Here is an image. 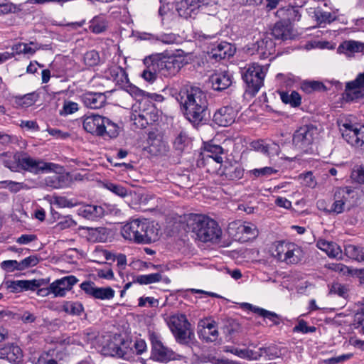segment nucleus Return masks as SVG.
Here are the masks:
<instances>
[{
    "label": "nucleus",
    "mask_w": 364,
    "mask_h": 364,
    "mask_svg": "<svg viewBox=\"0 0 364 364\" xmlns=\"http://www.w3.org/2000/svg\"><path fill=\"white\" fill-rule=\"evenodd\" d=\"M184 114L192 123L199 124L208 114L206 94L198 87H186L181 89L176 97Z\"/></svg>",
    "instance_id": "f257e3e1"
},
{
    "label": "nucleus",
    "mask_w": 364,
    "mask_h": 364,
    "mask_svg": "<svg viewBox=\"0 0 364 364\" xmlns=\"http://www.w3.org/2000/svg\"><path fill=\"white\" fill-rule=\"evenodd\" d=\"M121 234L126 240L137 244H150L159 239L158 224L146 219H134L125 224Z\"/></svg>",
    "instance_id": "f03ea898"
},
{
    "label": "nucleus",
    "mask_w": 364,
    "mask_h": 364,
    "mask_svg": "<svg viewBox=\"0 0 364 364\" xmlns=\"http://www.w3.org/2000/svg\"><path fill=\"white\" fill-rule=\"evenodd\" d=\"M187 226L203 242H218L222 236V230L218 223L204 215L190 214L186 219Z\"/></svg>",
    "instance_id": "7ed1b4c3"
},
{
    "label": "nucleus",
    "mask_w": 364,
    "mask_h": 364,
    "mask_svg": "<svg viewBox=\"0 0 364 364\" xmlns=\"http://www.w3.org/2000/svg\"><path fill=\"white\" fill-rule=\"evenodd\" d=\"M130 119L136 127L143 129L158 120V110L149 100H139L132 105Z\"/></svg>",
    "instance_id": "20e7f679"
},
{
    "label": "nucleus",
    "mask_w": 364,
    "mask_h": 364,
    "mask_svg": "<svg viewBox=\"0 0 364 364\" xmlns=\"http://www.w3.org/2000/svg\"><path fill=\"white\" fill-rule=\"evenodd\" d=\"M168 325L178 343L188 345L194 339V333L185 315L175 314L170 316Z\"/></svg>",
    "instance_id": "39448f33"
},
{
    "label": "nucleus",
    "mask_w": 364,
    "mask_h": 364,
    "mask_svg": "<svg viewBox=\"0 0 364 364\" xmlns=\"http://www.w3.org/2000/svg\"><path fill=\"white\" fill-rule=\"evenodd\" d=\"M318 136V129L313 125H306L298 129L293 135V145L301 154L309 153Z\"/></svg>",
    "instance_id": "423d86ee"
},
{
    "label": "nucleus",
    "mask_w": 364,
    "mask_h": 364,
    "mask_svg": "<svg viewBox=\"0 0 364 364\" xmlns=\"http://www.w3.org/2000/svg\"><path fill=\"white\" fill-rule=\"evenodd\" d=\"M18 159L20 160L21 169L34 174L48 172L59 173L63 171V166L58 164L33 158L26 153H21V159Z\"/></svg>",
    "instance_id": "0eeeda50"
},
{
    "label": "nucleus",
    "mask_w": 364,
    "mask_h": 364,
    "mask_svg": "<svg viewBox=\"0 0 364 364\" xmlns=\"http://www.w3.org/2000/svg\"><path fill=\"white\" fill-rule=\"evenodd\" d=\"M267 70V68L256 63L250 64L243 69L242 79L253 94L257 93L263 86Z\"/></svg>",
    "instance_id": "6e6552de"
},
{
    "label": "nucleus",
    "mask_w": 364,
    "mask_h": 364,
    "mask_svg": "<svg viewBox=\"0 0 364 364\" xmlns=\"http://www.w3.org/2000/svg\"><path fill=\"white\" fill-rule=\"evenodd\" d=\"M338 123L343 138L352 146L364 150V126L353 124L343 119Z\"/></svg>",
    "instance_id": "1a4fd4ad"
},
{
    "label": "nucleus",
    "mask_w": 364,
    "mask_h": 364,
    "mask_svg": "<svg viewBox=\"0 0 364 364\" xmlns=\"http://www.w3.org/2000/svg\"><path fill=\"white\" fill-rule=\"evenodd\" d=\"M159 73L164 77L175 76L183 66L182 61L176 56H166L162 54L152 55Z\"/></svg>",
    "instance_id": "9d476101"
},
{
    "label": "nucleus",
    "mask_w": 364,
    "mask_h": 364,
    "mask_svg": "<svg viewBox=\"0 0 364 364\" xmlns=\"http://www.w3.org/2000/svg\"><path fill=\"white\" fill-rule=\"evenodd\" d=\"M151 358L156 361L168 362L177 359L176 355L172 350L168 348L155 335L151 336Z\"/></svg>",
    "instance_id": "9b49d317"
},
{
    "label": "nucleus",
    "mask_w": 364,
    "mask_h": 364,
    "mask_svg": "<svg viewBox=\"0 0 364 364\" xmlns=\"http://www.w3.org/2000/svg\"><path fill=\"white\" fill-rule=\"evenodd\" d=\"M107 118L100 115L92 114L87 116L83 121V128L85 130L97 136H104L105 124Z\"/></svg>",
    "instance_id": "f8f14e48"
},
{
    "label": "nucleus",
    "mask_w": 364,
    "mask_h": 364,
    "mask_svg": "<svg viewBox=\"0 0 364 364\" xmlns=\"http://www.w3.org/2000/svg\"><path fill=\"white\" fill-rule=\"evenodd\" d=\"M129 343L127 342V347L119 341H111L104 348L103 352L110 356H117L124 360H129L131 357Z\"/></svg>",
    "instance_id": "ddd939ff"
},
{
    "label": "nucleus",
    "mask_w": 364,
    "mask_h": 364,
    "mask_svg": "<svg viewBox=\"0 0 364 364\" xmlns=\"http://www.w3.org/2000/svg\"><path fill=\"white\" fill-rule=\"evenodd\" d=\"M78 282V279L73 275L64 277L57 279L50 284V289L55 297L64 296L66 292L70 290L73 285Z\"/></svg>",
    "instance_id": "4468645a"
},
{
    "label": "nucleus",
    "mask_w": 364,
    "mask_h": 364,
    "mask_svg": "<svg viewBox=\"0 0 364 364\" xmlns=\"http://www.w3.org/2000/svg\"><path fill=\"white\" fill-rule=\"evenodd\" d=\"M364 87V73L358 75L356 78L348 82L346 86V96L347 100H354L364 97L360 88Z\"/></svg>",
    "instance_id": "2eb2a0df"
},
{
    "label": "nucleus",
    "mask_w": 364,
    "mask_h": 364,
    "mask_svg": "<svg viewBox=\"0 0 364 364\" xmlns=\"http://www.w3.org/2000/svg\"><path fill=\"white\" fill-rule=\"evenodd\" d=\"M47 284L45 279L18 280L7 283V287L13 292H18L23 290L34 291L37 288Z\"/></svg>",
    "instance_id": "dca6fc26"
},
{
    "label": "nucleus",
    "mask_w": 364,
    "mask_h": 364,
    "mask_svg": "<svg viewBox=\"0 0 364 364\" xmlns=\"http://www.w3.org/2000/svg\"><path fill=\"white\" fill-rule=\"evenodd\" d=\"M236 112L232 107H223L218 109L213 115V121L221 127L231 125L235 120Z\"/></svg>",
    "instance_id": "f3484780"
},
{
    "label": "nucleus",
    "mask_w": 364,
    "mask_h": 364,
    "mask_svg": "<svg viewBox=\"0 0 364 364\" xmlns=\"http://www.w3.org/2000/svg\"><path fill=\"white\" fill-rule=\"evenodd\" d=\"M316 247L324 252L329 257L342 259L343 252L341 247L334 242L319 239Z\"/></svg>",
    "instance_id": "a211bd4d"
},
{
    "label": "nucleus",
    "mask_w": 364,
    "mask_h": 364,
    "mask_svg": "<svg viewBox=\"0 0 364 364\" xmlns=\"http://www.w3.org/2000/svg\"><path fill=\"white\" fill-rule=\"evenodd\" d=\"M235 53V48L228 42H220L211 49L210 56L216 60L225 59L232 56Z\"/></svg>",
    "instance_id": "6ab92c4d"
},
{
    "label": "nucleus",
    "mask_w": 364,
    "mask_h": 364,
    "mask_svg": "<svg viewBox=\"0 0 364 364\" xmlns=\"http://www.w3.org/2000/svg\"><path fill=\"white\" fill-rule=\"evenodd\" d=\"M84 105L90 109H99L106 102V96L101 92H86L81 97Z\"/></svg>",
    "instance_id": "aec40b11"
},
{
    "label": "nucleus",
    "mask_w": 364,
    "mask_h": 364,
    "mask_svg": "<svg viewBox=\"0 0 364 364\" xmlns=\"http://www.w3.org/2000/svg\"><path fill=\"white\" fill-rule=\"evenodd\" d=\"M22 356V350L18 346L11 344L0 348V358L6 359L10 363H18Z\"/></svg>",
    "instance_id": "412c9836"
},
{
    "label": "nucleus",
    "mask_w": 364,
    "mask_h": 364,
    "mask_svg": "<svg viewBox=\"0 0 364 364\" xmlns=\"http://www.w3.org/2000/svg\"><path fill=\"white\" fill-rule=\"evenodd\" d=\"M357 198V192L355 188L349 186L338 187L334 189L333 199H339L349 207Z\"/></svg>",
    "instance_id": "4be33fe9"
},
{
    "label": "nucleus",
    "mask_w": 364,
    "mask_h": 364,
    "mask_svg": "<svg viewBox=\"0 0 364 364\" xmlns=\"http://www.w3.org/2000/svg\"><path fill=\"white\" fill-rule=\"evenodd\" d=\"M102 207L96 205H84L77 210V214L87 220H96L104 215Z\"/></svg>",
    "instance_id": "5701e85b"
},
{
    "label": "nucleus",
    "mask_w": 364,
    "mask_h": 364,
    "mask_svg": "<svg viewBox=\"0 0 364 364\" xmlns=\"http://www.w3.org/2000/svg\"><path fill=\"white\" fill-rule=\"evenodd\" d=\"M337 52L352 57L355 53H364V43L353 40L343 41L338 47Z\"/></svg>",
    "instance_id": "b1692460"
},
{
    "label": "nucleus",
    "mask_w": 364,
    "mask_h": 364,
    "mask_svg": "<svg viewBox=\"0 0 364 364\" xmlns=\"http://www.w3.org/2000/svg\"><path fill=\"white\" fill-rule=\"evenodd\" d=\"M196 0L181 1L177 5V11L181 16L186 18L194 17L199 11V6Z\"/></svg>",
    "instance_id": "393cba45"
},
{
    "label": "nucleus",
    "mask_w": 364,
    "mask_h": 364,
    "mask_svg": "<svg viewBox=\"0 0 364 364\" xmlns=\"http://www.w3.org/2000/svg\"><path fill=\"white\" fill-rule=\"evenodd\" d=\"M250 146L254 150L269 156L279 154V146L274 142L266 143L262 140H258L252 141Z\"/></svg>",
    "instance_id": "a878e982"
},
{
    "label": "nucleus",
    "mask_w": 364,
    "mask_h": 364,
    "mask_svg": "<svg viewBox=\"0 0 364 364\" xmlns=\"http://www.w3.org/2000/svg\"><path fill=\"white\" fill-rule=\"evenodd\" d=\"M272 35L277 39H291L293 37L292 28L288 22H277L272 29Z\"/></svg>",
    "instance_id": "bb28decb"
},
{
    "label": "nucleus",
    "mask_w": 364,
    "mask_h": 364,
    "mask_svg": "<svg viewBox=\"0 0 364 364\" xmlns=\"http://www.w3.org/2000/svg\"><path fill=\"white\" fill-rule=\"evenodd\" d=\"M210 81L215 90H223L231 85L232 77L228 72L222 71L212 75Z\"/></svg>",
    "instance_id": "cd10ccee"
},
{
    "label": "nucleus",
    "mask_w": 364,
    "mask_h": 364,
    "mask_svg": "<svg viewBox=\"0 0 364 364\" xmlns=\"http://www.w3.org/2000/svg\"><path fill=\"white\" fill-rule=\"evenodd\" d=\"M144 64L145 65L146 68L142 72L141 77L146 81L153 82L156 79L159 70L154 60L152 59V55L145 58L144 60Z\"/></svg>",
    "instance_id": "c85d7f7f"
},
{
    "label": "nucleus",
    "mask_w": 364,
    "mask_h": 364,
    "mask_svg": "<svg viewBox=\"0 0 364 364\" xmlns=\"http://www.w3.org/2000/svg\"><path fill=\"white\" fill-rule=\"evenodd\" d=\"M277 14L279 17L290 21H299L301 17L300 9L298 7L287 6L280 8Z\"/></svg>",
    "instance_id": "c756f323"
},
{
    "label": "nucleus",
    "mask_w": 364,
    "mask_h": 364,
    "mask_svg": "<svg viewBox=\"0 0 364 364\" xmlns=\"http://www.w3.org/2000/svg\"><path fill=\"white\" fill-rule=\"evenodd\" d=\"M303 253L301 249L295 243H291V247L287 250L286 257L283 258V262L287 264H296L302 258Z\"/></svg>",
    "instance_id": "7c9ffc66"
},
{
    "label": "nucleus",
    "mask_w": 364,
    "mask_h": 364,
    "mask_svg": "<svg viewBox=\"0 0 364 364\" xmlns=\"http://www.w3.org/2000/svg\"><path fill=\"white\" fill-rule=\"evenodd\" d=\"M87 240L92 242H102L107 238V230L105 228H87Z\"/></svg>",
    "instance_id": "2f4dec72"
},
{
    "label": "nucleus",
    "mask_w": 364,
    "mask_h": 364,
    "mask_svg": "<svg viewBox=\"0 0 364 364\" xmlns=\"http://www.w3.org/2000/svg\"><path fill=\"white\" fill-rule=\"evenodd\" d=\"M38 47L36 43L33 41L29 43H18L12 46L11 49L14 51L12 53L16 54H30L33 55L37 50H38Z\"/></svg>",
    "instance_id": "473e14b6"
},
{
    "label": "nucleus",
    "mask_w": 364,
    "mask_h": 364,
    "mask_svg": "<svg viewBox=\"0 0 364 364\" xmlns=\"http://www.w3.org/2000/svg\"><path fill=\"white\" fill-rule=\"evenodd\" d=\"M63 171V168L60 173H55V175L46 177L44 180L46 186L55 189L63 188L66 182L65 176L61 174Z\"/></svg>",
    "instance_id": "72a5a7b5"
},
{
    "label": "nucleus",
    "mask_w": 364,
    "mask_h": 364,
    "mask_svg": "<svg viewBox=\"0 0 364 364\" xmlns=\"http://www.w3.org/2000/svg\"><path fill=\"white\" fill-rule=\"evenodd\" d=\"M279 95L284 103L289 104L293 107H296L301 105V96L296 91H291V93L282 91L279 92Z\"/></svg>",
    "instance_id": "f704fd0d"
},
{
    "label": "nucleus",
    "mask_w": 364,
    "mask_h": 364,
    "mask_svg": "<svg viewBox=\"0 0 364 364\" xmlns=\"http://www.w3.org/2000/svg\"><path fill=\"white\" fill-rule=\"evenodd\" d=\"M147 37H144V39L154 40L156 41H161L165 44H173L177 43L178 36L173 33H161L157 36H154L151 33H144Z\"/></svg>",
    "instance_id": "c9c22d12"
},
{
    "label": "nucleus",
    "mask_w": 364,
    "mask_h": 364,
    "mask_svg": "<svg viewBox=\"0 0 364 364\" xmlns=\"http://www.w3.org/2000/svg\"><path fill=\"white\" fill-rule=\"evenodd\" d=\"M245 305L253 312L257 313L264 318L269 319L272 322L274 325H278L279 323V322L277 321L278 315L276 313L265 310L262 308L254 306L250 304L247 303Z\"/></svg>",
    "instance_id": "e433bc0d"
},
{
    "label": "nucleus",
    "mask_w": 364,
    "mask_h": 364,
    "mask_svg": "<svg viewBox=\"0 0 364 364\" xmlns=\"http://www.w3.org/2000/svg\"><path fill=\"white\" fill-rule=\"evenodd\" d=\"M345 255L353 259L358 261H364V251L360 247L348 244L345 246Z\"/></svg>",
    "instance_id": "4c0bfd02"
},
{
    "label": "nucleus",
    "mask_w": 364,
    "mask_h": 364,
    "mask_svg": "<svg viewBox=\"0 0 364 364\" xmlns=\"http://www.w3.org/2000/svg\"><path fill=\"white\" fill-rule=\"evenodd\" d=\"M224 351L227 353H230L240 358L247 359L248 360H252L254 358V353H252V350L250 348H239L237 347L233 346H225L224 347Z\"/></svg>",
    "instance_id": "58836bf2"
},
{
    "label": "nucleus",
    "mask_w": 364,
    "mask_h": 364,
    "mask_svg": "<svg viewBox=\"0 0 364 364\" xmlns=\"http://www.w3.org/2000/svg\"><path fill=\"white\" fill-rule=\"evenodd\" d=\"M52 203L60 208H73L77 205V202L75 199H70L65 196H54L53 197Z\"/></svg>",
    "instance_id": "ea45409f"
},
{
    "label": "nucleus",
    "mask_w": 364,
    "mask_h": 364,
    "mask_svg": "<svg viewBox=\"0 0 364 364\" xmlns=\"http://www.w3.org/2000/svg\"><path fill=\"white\" fill-rule=\"evenodd\" d=\"M106 73L110 76L114 81L117 82H123L127 79L125 70L119 66H112L109 68Z\"/></svg>",
    "instance_id": "a19ab883"
},
{
    "label": "nucleus",
    "mask_w": 364,
    "mask_h": 364,
    "mask_svg": "<svg viewBox=\"0 0 364 364\" xmlns=\"http://www.w3.org/2000/svg\"><path fill=\"white\" fill-rule=\"evenodd\" d=\"M162 279V276L159 273H153L149 274H141L136 277L135 282L140 284H150L159 282Z\"/></svg>",
    "instance_id": "79ce46f5"
},
{
    "label": "nucleus",
    "mask_w": 364,
    "mask_h": 364,
    "mask_svg": "<svg viewBox=\"0 0 364 364\" xmlns=\"http://www.w3.org/2000/svg\"><path fill=\"white\" fill-rule=\"evenodd\" d=\"M18 159H21V153L11 155L8 159L4 160L3 164L11 171H18V168H21L20 160Z\"/></svg>",
    "instance_id": "37998d69"
},
{
    "label": "nucleus",
    "mask_w": 364,
    "mask_h": 364,
    "mask_svg": "<svg viewBox=\"0 0 364 364\" xmlns=\"http://www.w3.org/2000/svg\"><path fill=\"white\" fill-rule=\"evenodd\" d=\"M189 142L190 139L188 138L187 133L184 131H181L174 139L173 146L176 149L183 151L185 147L188 146Z\"/></svg>",
    "instance_id": "c03bdc74"
},
{
    "label": "nucleus",
    "mask_w": 364,
    "mask_h": 364,
    "mask_svg": "<svg viewBox=\"0 0 364 364\" xmlns=\"http://www.w3.org/2000/svg\"><path fill=\"white\" fill-rule=\"evenodd\" d=\"M63 310L66 313L72 315H80L84 311L83 306L80 302L68 301L63 305Z\"/></svg>",
    "instance_id": "a18cd8bd"
},
{
    "label": "nucleus",
    "mask_w": 364,
    "mask_h": 364,
    "mask_svg": "<svg viewBox=\"0 0 364 364\" xmlns=\"http://www.w3.org/2000/svg\"><path fill=\"white\" fill-rule=\"evenodd\" d=\"M301 88L306 93H311L325 89V86L319 81H304L301 85Z\"/></svg>",
    "instance_id": "49530a36"
},
{
    "label": "nucleus",
    "mask_w": 364,
    "mask_h": 364,
    "mask_svg": "<svg viewBox=\"0 0 364 364\" xmlns=\"http://www.w3.org/2000/svg\"><path fill=\"white\" fill-rule=\"evenodd\" d=\"M119 127L107 118V122L105 124V134L103 136H108L110 139L116 138L119 135Z\"/></svg>",
    "instance_id": "de8ad7c7"
},
{
    "label": "nucleus",
    "mask_w": 364,
    "mask_h": 364,
    "mask_svg": "<svg viewBox=\"0 0 364 364\" xmlns=\"http://www.w3.org/2000/svg\"><path fill=\"white\" fill-rule=\"evenodd\" d=\"M224 174L228 179L235 181L243 176L244 169L240 166H230L225 169Z\"/></svg>",
    "instance_id": "09e8293b"
},
{
    "label": "nucleus",
    "mask_w": 364,
    "mask_h": 364,
    "mask_svg": "<svg viewBox=\"0 0 364 364\" xmlns=\"http://www.w3.org/2000/svg\"><path fill=\"white\" fill-rule=\"evenodd\" d=\"M83 60L87 66L94 67L100 64V57L96 50H92L84 55Z\"/></svg>",
    "instance_id": "8fccbe9b"
},
{
    "label": "nucleus",
    "mask_w": 364,
    "mask_h": 364,
    "mask_svg": "<svg viewBox=\"0 0 364 364\" xmlns=\"http://www.w3.org/2000/svg\"><path fill=\"white\" fill-rule=\"evenodd\" d=\"M237 233L239 234H245L250 237H255L257 235V230L256 226L252 223H239V225L237 228Z\"/></svg>",
    "instance_id": "3c124183"
},
{
    "label": "nucleus",
    "mask_w": 364,
    "mask_h": 364,
    "mask_svg": "<svg viewBox=\"0 0 364 364\" xmlns=\"http://www.w3.org/2000/svg\"><path fill=\"white\" fill-rule=\"evenodd\" d=\"M114 296V291L109 287H97L94 298L105 300L111 299Z\"/></svg>",
    "instance_id": "603ef678"
},
{
    "label": "nucleus",
    "mask_w": 364,
    "mask_h": 364,
    "mask_svg": "<svg viewBox=\"0 0 364 364\" xmlns=\"http://www.w3.org/2000/svg\"><path fill=\"white\" fill-rule=\"evenodd\" d=\"M292 242H280L276 245L274 257L277 258V259L283 262V258L286 257L287 254V250H289V247H291V245Z\"/></svg>",
    "instance_id": "864d4df0"
},
{
    "label": "nucleus",
    "mask_w": 364,
    "mask_h": 364,
    "mask_svg": "<svg viewBox=\"0 0 364 364\" xmlns=\"http://www.w3.org/2000/svg\"><path fill=\"white\" fill-rule=\"evenodd\" d=\"M1 184L3 188L9 189L12 193H17L21 190L28 188V186L23 183L15 182L13 181H1Z\"/></svg>",
    "instance_id": "5fc2aeb1"
},
{
    "label": "nucleus",
    "mask_w": 364,
    "mask_h": 364,
    "mask_svg": "<svg viewBox=\"0 0 364 364\" xmlns=\"http://www.w3.org/2000/svg\"><path fill=\"white\" fill-rule=\"evenodd\" d=\"M206 150L207 152L210 154L208 156L213 158L217 163H221L223 161V158L221 156V154H223V148L220 146L208 145Z\"/></svg>",
    "instance_id": "6e6d98bb"
},
{
    "label": "nucleus",
    "mask_w": 364,
    "mask_h": 364,
    "mask_svg": "<svg viewBox=\"0 0 364 364\" xmlns=\"http://www.w3.org/2000/svg\"><path fill=\"white\" fill-rule=\"evenodd\" d=\"M36 102V95L33 93H30L25 95L23 96H20L16 97V102L17 105L23 107H28L33 105Z\"/></svg>",
    "instance_id": "4d7b16f0"
},
{
    "label": "nucleus",
    "mask_w": 364,
    "mask_h": 364,
    "mask_svg": "<svg viewBox=\"0 0 364 364\" xmlns=\"http://www.w3.org/2000/svg\"><path fill=\"white\" fill-rule=\"evenodd\" d=\"M107 27L105 21L102 18H96L91 21L90 30L95 33H100L105 31Z\"/></svg>",
    "instance_id": "13d9d810"
},
{
    "label": "nucleus",
    "mask_w": 364,
    "mask_h": 364,
    "mask_svg": "<svg viewBox=\"0 0 364 364\" xmlns=\"http://www.w3.org/2000/svg\"><path fill=\"white\" fill-rule=\"evenodd\" d=\"M251 172L256 177H267L277 173V171L272 167L266 166L260 168H255L252 170Z\"/></svg>",
    "instance_id": "bf43d9fd"
},
{
    "label": "nucleus",
    "mask_w": 364,
    "mask_h": 364,
    "mask_svg": "<svg viewBox=\"0 0 364 364\" xmlns=\"http://www.w3.org/2000/svg\"><path fill=\"white\" fill-rule=\"evenodd\" d=\"M78 105L76 102L71 101H65L64 102L63 109L60 110L61 115H68L75 113L78 110Z\"/></svg>",
    "instance_id": "052dcab7"
},
{
    "label": "nucleus",
    "mask_w": 364,
    "mask_h": 364,
    "mask_svg": "<svg viewBox=\"0 0 364 364\" xmlns=\"http://www.w3.org/2000/svg\"><path fill=\"white\" fill-rule=\"evenodd\" d=\"M316 330L315 326H308L306 322L304 320H300L293 328L294 332H301L302 333H313Z\"/></svg>",
    "instance_id": "680f3d73"
},
{
    "label": "nucleus",
    "mask_w": 364,
    "mask_h": 364,
    "mask_svg": "<svg viewBox=\"0 0 364 364\" xmlns=\"http://www.w3.org/2000/svg\"><path fill=\"white\" fill-rule=\"evenodd\" d=\"M315 14L316 19L320 23H330L335 20L334 16L331 12L318 11Z\"/></svg>",
    "instance_id": "e2e57ef3"
},
{
    "label": "nucleus",
    "mask_w": 364,
    "mask_h": 364,
    "mask_svg": "<svg viewBox=\"0 0 364 364\" xmlns=\"http://www.w3.org/2000/svg\"><path fill=\"white\" fill-rule=\"evenodd\" d=\"M198 334L200 337H202L206 341L213 342V341H216V339L218 336V331L217 329H213L210 331L199 330Z\"/></svg>",
    "instance_id": "0e129e2a"
},
{
    "label": "nucleus",
    "mask_w": 364,
    "mask_h": 364,
    "mask_svg": "<svg viewBox=\"0 0 364 364\" xmlns=\"http://www.w3.org/2000/svg\"><path fill=\"white\" fill-rule=\"evenodd\" d=\"M346 208H349V206L341 202L339 199H333V203L328 211L335 214H340L344 212Z\"/></svg>",
    "instance_id": "69168bd1"
},
{
    "label": "nucleus",
    "mask_w": 364,
    "mask_h": 364,
    "mask_svg": "<svg viewBox=\"0 0 364 364\" xmlns=\"http://www.w3.org/2000/svg\"><path fill=\"white\" fill-rule=\"evenodd\" d=\"M1 267L7 272H13L14 270L21 271L20 262L16 260H5L1 264Z\"/></svg>",
    "instance_id": "338daca9"
},
{
    "label": "nucleus",
    "mask_w": 364,
    "mask_h": 364,
    "mask_svg": "<svg viewBox=\"0 0 364 364\" xmlns=\"http://www.w3.org/2000/svg\"><path fill=\"white\" fill-rule=\"evenodd\" d=\"M39 262V259L36 256H29L20 262V266L21 270H24L27 268L34 267Z\"/></svg>",
    "instance_id": "774afa93"
}]
</instances>
